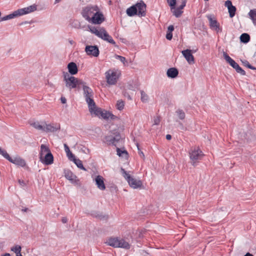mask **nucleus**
I'll return each mask as SVG.
<instances>
[{"mask_svg":"<svg viewBox=\"0 0 256 256\" xmlns=\"http://www.w3.org/2000/svg\"><path fill=\"white\" fill-rule=\"evenodd\" d=\"M146 6L144 2L141 0L126 10V14L130 16L138 15L140 17L146 16Z\"/></svg>","mask_w":256,"mask_h":256,"instance_id":"obj_1","label":"nucleus"},{"mask_svg":"<svg viewBox=\"0 0 256 256\" xmlns=\"http://www.w3.org/2000/svg\"><path fill=\"white\" fill-rule=\"evenodd\" d=\"M36 10V6L34 4L28 7L24 8H20L14 12L10 14L0 18V22L10 20L16 17L22 16L24 14L34 12Z\"/></svg>","mask_w":256,"mask_h":256,"instance_id":"obj_2","label":"nucleus"},{"mask_svg":"<svg viewBox=\"0 0 256 256\" xmlns=\"http://www.w3.org/2000/svg\"><path fill=\"white\" fill-rule=\"evenodd\" d=\"M88 28L92 33L94 34L98 38L107 41L114 45L116 44L115 42L112 38V36L108 34L104 28H97L95 26H88Z\"/></svg>","mask_w":256,"mask_h":256,"instance_id":"obj_3","label":"nucleus"},{"mask_svg":"<svg viewBox=\"0 0 256 256\" xmlns=\"http://www.w3.org/2000/svg\"><path fill=\"white\" fill-rule=\"evenodd\" d=\"M40 160L46 165H50L54 162V156L48 148L44 144L40 146Z\"/></svg>","mask_w":256,"mask_h":256,"instance_id":"obj_4","label":"nucleus"},{"mask_svg":"<svg viewBox=\"0 0 256 256\" xmlns=\"http://www.w3.org/2000/svg\"><path fill=\"white\" fill-rule=\"evenodd\" d=\"M120 171L122 176L127 180L130 187L134 188H142V184L141 180L132 177L123 168H121Z\"/></svg>","mask_w":256,"mask_h":256,"instance_id":"obj_5","label":"nucleus"},{"mask_svg":"<svg viewBox=\"0 0 256 256\" xmlns=\"http://www.w3.org/2000/svg\"><path fill=\"white\" fill-rule=\"evenodd\" d=\"M191 164L194 166L196 165V161L202 159L204 156L202 151L198 148H192L189 152Z\"/></svg>","mask_w":256,"mask_h":256,"instance_id":"obj_6","label":"nucleus"},{"mask_svg":"<svg viewBox=\"0 0 256 256\" xmlns=\"http://www.w3.org/2000/svg\"><path fill=\"white\" fill-rule=\"evenodd\" d=\"M81 88H82L84 91V96L86 101L88 105L91 107L92 104L94 106V100H93L94 92L90 88L86 85V83L84 82V84L82 85Z\"/></svg>","mask_w":256,"mask_h":256,"instance_id":"obj_7","label":"nucleus"},{"mask_svg":"<svg viewBox=\"0 0 256 256\" xmlns=\"http://www.w3.org/2000/svg\"><path fill=\"white\" fill-rule=\"evenodd\" d=\"M104 20V16L98 8V10L95 12L88 22L94 24H100Z\"/></svg>","mask_w":256,"mask_h":256,"instance_id":"obj_8","label":"nucleus"},{"mask_svg":"<svg viewBox=\"0 0 256 256\" xmlns=\"http://www.w3.org/2000/svg\"><path fill=\"white\" fill-rule=\"evenodd\" d=\"M84 81L82 80L78 79V78H68L65 82L66 86L70 90H72V88H78V89H80L81 88V86L84 84Z\"/></svg>","mask_w":256,"mask_h":256,"instance_id":"obj_9","label":"nucleus"},{"mask_svg":"<svg viewBox=\"0 0 256 256\" xmlns=\"http://www.w3.org/2000/svg\"><path fill=\"white\" fill-rule=\"evenodd\" d=\"M98 7L96 5H90L86 6L83 8L82 11V15L86 20L88 21L95 12L98 10Z\"/></svg>","mask_w":256,"mask_h":256,"instance_id":"obj_10","label":"nucleus"},{"mask_svg":"<svg viewBox=\"0 0 256 256\" xmlns=\"http://www.w3.org/2000/svg\"><path fill=\"white\" fill-rule=\"evenodd\" d=\"M224 56L226 60L236 70L237 72L240 74L242 76L246 75L245 71L242 70L239 65L232 60L226 52H224Z\"/></svg>","mask_w":256,"mask_h":256,"instance_id":"obj_11","label":"nucleus"},{"mask_svg":"<svg viewBox=\"0 0 256 256\" xmlns=\"http://www.w3.org/2000/svg\"><path fill=\"white\" fill-rule=\"evenodd\" d=\"M112 134L114 136H106L105 139L107 142H109L110 144L118 146V144L122 141L120 134L118 132L114 130Z\"/></svg>","mask_w":256,"mask_h":256,"instance_id":"obj_12","label":"nucleus"},{"mask_svg":"<svg viewBox=\"0 0 256 256\" xmlns=\"http://www.w3.org/2000/svg\"><path fill=\"white\" fill-rule=\"evenodd\" d=\"M4 158L10 162L18 166L24 167L26 166V162L25 160L20 156H17L12 158L10 157V155L7 153Z\"/></svg>","mask_w":256,"mask_h":256,"instance_id":"obj_13","label":"nucleus"},{"mask_svg":"<svg viewBox=\"0 0 256 256\" xmlns=\"http://www.w3.org/2000/svg\"><path fill=\"white\" fill-rule=\"evenodd\" d=\"M85 52L88 56L98 57L99 56L100 51L96 46H86Z\"/></svg>","mask_w":256,"mask_h":256,"instance_id":"obj_14","label":"nucleus"},{"mask_svg":"<svg viewBox=\"0 0 256 256\" xmlns=\"http://www.w3.org/2000/svg\"><path fill=\"white\" fill-rule=\"evenodd\" d=\"M106 82L109 84H114L117 82L118 77L116 72L110 70L106 72Z\"/></svg>","mask_w":256,"mask_h":256,"instance_id":"obj_15","label":"nucleus"},{"mask_svg":"<svg viewBox=\"0 0 256 256\" xmlns=\"http://www.w3.org/2000/svg\"><path fill=\"white\" fill-rule=\"evenodd\" d=\"M182 53L190 64H192L194 62V57L191 53V50L187 49L182 50Z\"/></svg>","mask_w":256,"mask_h":256,"instance_id":"obj_16","label":"nucleus"},{"mask_svg":"<svg viewBox=\"0 0 256 256\" xmlns=\"http://www.w3.org/2000/svg\"><path fill=\"white\" fill-rule=\"evenodd\" d=\"M224 6L228 8L230 18H233L236 14V8L232 4L230 0H226L225 2Z\"/></svg>","mask_w":256,"mask_h":256,"instance_id":"obj_17","label":"nucleus"},{"mask_svg":"<svg viewBox=\"0 0 256 256\" xmlns=\"http://www.w3.org/2000/svg\"><path fill=\"white\" fill-rule=\"evenodd\" d=\"M92 104L91 105H92ZM90 105H88L89 111L91 114L94 115L95 116H97L100 117V114H102V110L100 108H98L95 102H94V106H92L91 107L90 106Z\"/></svg>","mask_w":256,"mask_h":256,"instance_id":"obj_18","label":"nucleus"},{"mask_svg":"<svg viewBox=\"0 0 256 256\" xmlns=\"http://www.w3.org/2000/svg\"><path fill=\"white\" fill-rule=\"evenodd\" d=\"M95 182L98 188L100 190L106 189V186L104 184V179L101 176H97L95 178Z\"/></svg>","mask_w":256,"mask_h":256,"instance_id":"obj_19","label":"nucleus"},{"mask_svg":"<svg viewBox=\"0 0 256 256\" xmlns=\"http://www.w3.org/2000/svg\"><path fill=\"white\" fill-rule=\"evenodd\" d=\"M60 129V124H56V126H54L50 124H46L44 125V131L46 132H54L58 130H59Z\"/></svg>","mask_w":256,"mask_h":256,"instance_id":"obj_20","label":"nucleus"},{"mask_svg":"<svg viewBox=\"0 0 256 256\" xmlns=\"http://www.w3.org/2000/svg\"><path fill=\"white\" fill-rule=\"evenodd\" d=\"M68 68L69 73L72 75H74L78 73V69L77 66L74 62H70L68 64Z\"/></svg>","mask_w":256,"mask_h":256,"instance_id":"obj_21","label":"nucleus"},{"mask_svg":"<svg viewBox=\"0 0 256 256\" xmlns=\"http://www.w3.org/2000/svg\"><path fill=\"white\" fill-rule=\"evenodd\" d=\"M178 74V70L175 68H168L166 72L167 76L170 78H176Z\"/></svg>","mask_w":256,"mask_h":256,"instance_id":"obj_22","label":"nucleus"},{"mask_svg":"<svg viewBox=\"0 0 256 256\" xmlns=\"http://www.w3.org/2000/svg\"><path fill=\"white\" fill-rule=\"evenodd\" d=\"M206 17L209 21L210 26L211 28L214 29L216 27H217L219 24L218 23L216 20L214 18H213V16L212 15H208Z\"/></svg>","mask_w":256,"mask_h":256,"instance_id":"obj_23","label":"nucleus"},{"mask_svg":"<svg viewBox=\"0 0 256 256\" xmlns=\"http://www.w3.org/2000/svg\"><path fill=\"white\" fill-rule=\"evenodd\" d=\"M119 240L118 238H110L106 243L108 245L114 248H118L119 244Z\"/></svg>","mask_w":256,"mask_h":256,"instance_id":"obj_24","label":"nucleus"},{"mask_svg":"<svg viewBox=\"0 0 256 256\" xmlns=\"http://www.w3.org/2000/svg\"><path fill=\"white\" fill-rule=\"evenodd\" d=\"M100 116L105 120H108L109 118L114 120L116 118V116L113 115L112 113L106 110L102 112V114Z\"/></svg>","mask_w":256,"mask_h":256,"instance_id":"obj_25","label":"nucleus"},{"mask_svg":"<svg viewBox=\"0 0 256 256\" xmlns=\"http://www.w3.org/2000/svg\"><path fill=\"white\" fill-rule=\"evenodd\" d=\"M71 160L73 161L79 168L84 171L86 170V169L84 166L82 160L80 159H77L74 157V158H73Z\"/></svg>","mask_w":256,"mask_h":256,"instance_id":"obj_26","label":"nucleus"},{"mask_svg":"<svg viewBox=\"0 0 256 256\" xmlns=\"http://www.w3.org/2000/svg\"><path fill=\"white\" fill-rule=\"evenodd\" d=\"M118 248H122L125 249H129L130 248V244L125 241L124 240L120 239L119 240V244L118 246Z\"/></svg>","mask_w":256,"mask_h":256,"instance_id":"obj_27","label":"nucleus"},{"mask_svg":"<svg viewBox=\"0 0 256 256\" xmlns=\"http://www.w3.org/2000/svg\"><path fill=\"white\" fill-rule=\"evenodd\" d=\"M64 148L65 152L66 154V156L68 157V159L71 160L73 158H74L75 156L70 152L68 146L66 144H64Z\"/></svg>","mask_w":256,"mask_h":256,"instance_id":"obj_28","label":"nucleus"},{"mask_svg":"<svg viewBox=\"0 0 256 256\" xmlns=\"http://www.w3.org/2000/svg\"><path fill=\"white\" fill-rule=\"evenodd\" d=\"M240 40L244 43H248L250 40V36L246 33H244L240 36Z\"/></svg>","mask_w":256,"mask_h":256,"instance_id":"obj_29","label":"nucleus"},{"mask_svg":"<svg viewBox=\"0 0 256 256\" xmlns=\"http://www.w3.org/2000/svg\"><path fill=\"white\" fill-rule=\"evenodd\" d=\"M117 154L120 156H125L126 157L128 156V153L126 150H122L120 148L118 147L116 148Z\"/></svg>","mask_w":256,"mask_h":256,"instance_id":"obj_30","label":"nucleus"},{"mask_svg":"<svg viewBox=\"0 0 256 256\" xmlns=\"http://www.w3.org/2000/svg\"><path fill=\"white\" fill-rule=\"evenodd\" d=\"M31 126H32L34 128L38 130H41L44 131V126H42L38 122H34V123H32L31 124Z\"/></svg>","mask_w":256,"mask_h":256,"instance_id":"obj_31","label":"nucleus"},{"mask_svg":"<svg viewBox=\"0 0 256 256\" xmlns=\"http://www.w3.org/2000/svg\"><path fill=\"white\" fill-rule=\"evenodd\" d=\"M248 16L254 22L256 20V10H251L248 12Z\"/></svg>","mask_w":256,"mask_h":256,"instance_id":"obj_32","label":"nucleus"},{"mask_svg":"<svg viewBox=\"0 0 256 256\" xmlns=\"http://www.w3.org/2000/svg\"><path fill=\"white\" fill-rule=\"evenodd\" d=\"M176 112L180 119L182 120L185 118V113L182 110L178 109Z\"/></svg>","mask_w":256,"mask_h":256,"instance_id":"obj_33","label":"nucleus"},{"mask_svg":"<svg viewBox=\"0 0 256 256\" xmlns=\"http://www.w3.org/2000/svg\"><path fill=\"white\" fill-rule=\"evenodd\" d=\"M135 86L130 84L126 86V88L124 90L130 92V94H133L135 92Z\"/></svg>","mask_w":256,"mask_h":256,"instance_id":"obj_34","label":"nucleus"},{"mask_svg":"<svg viewBox=\"0 0 256 256\" xmlns=\"http://www.w3.org/2000/svg\"><path fill=\"white\" fill-rule=\"evenodd\" d=\"M124 102L122 101V100H118L117 101L116 106L117 109H118V110H122L124 108Z\"/></svg>","mask_w":256,"mask_h":256,"instance_id":"obj_35","label":"nucleus"},{"mask_svg":"<svg viewBox=\"0 0 256 256\" xmlns=\"http://www.w3.org/2000/svg\"><path fill=\"white\" fill-rule=\"evenodd\" d=\"M68 180L71 182V183L74 184L76 185H80L79 180L77 178V177L76 176H74V177L70 178Z\"/></svg>","mask_w":256,"mask_h":256,"instance_id":"obj_36","label":"nucleus"},{"mask_svg":"<svg viewBox=\"0 0 256 256\" xmlns=\"http://www.w3.org/2000/svg\"><path fill=\"white\" fill-rule=\"evenodd\" d=\"M75 175H74L72 172L70 170H64V176L68 180H70V178L74 177Z\"/></svg>","mask_w":256,"mask_h":256,"instance_id":"obj_37","label":"nucleus"},{"mask_svg":"<svg viewBox=\"0 0 256 256\" xmlns=\"http://www.w3.org/2000/svg\"><path fill=\"white\" fill-rule=\"evenodd\" d=\"M173 14L176 16V18H179L182 14V11L180 10V8H176L175 9L173 12Z\"/></svg>","mask_w":256,"mask_h":256,"instance_id":"obj_38","label":"nucleus"},{"mask_svg":"<svg viewBox=\"0 0 256 256\" xmlns=\"http://www.w3.org/2000/svg\"><path fill=\"white\" fill-rule=\"evenodd\" d=\"M166 1L171 9L175 8L176 0H166Z\"/></svg>","mask_w":256,"mask_h":256,"instance_id":"obj_39","label":"nucleus"},{"mask_svg":"<svg viewBox=\"0 0 256 256\" xmlns=\"http://www.w3.org/2000/svg\"><path fill=\"white\" fill-rule=\"evenodd\" d=\"M22 248L20 246L16 245L11 248V250L14 252L16 254L19 253L21 251Z\"/></svg>","mask_w":256,"mask_h":256,"instance_id":"obj_40","label":"nucleus"},{"mask_svg":"<svg viewBox=\"0 0 256 256\" xmlns=\"http://www.w3.org/2000/svg\"><path fill=\"white\" fill-rule=\"evenodd\" d=\"M141 100L143 102H146L148 100V96L144 92L141 91Z\"/></svg>","mask_w":256,"mask_h":256,"instance_id":"obj_41","label":"nucleus"},{"mask_svg":"<svg viewBox=\"0 0 256 256\" xmlns=\"http://www.w3.org/2000/svg\"><path fill=\"white\" fill-rule=\"evenodd\" d=\"M115 58L116 59H118L120 60L124 64V66L126 65L125 63L126 62V58L122 56H118V55L116 54L115 55Z\"/></svg>","mask_w":256,"mask_h":256,"instance_id":"obj_42","label":"nucleus"},{"mask_svg":"<svg viewBox=\"0 0 256 256\" xmlns=\"http://www.w3.org/2000/svg\"><path fill=\"white\" fill-rule=\"evenodd\" d=\"M74 76H70L68 72H64V81L65 82L67 80L71 78H74Z\"/></svg>","mask_w":256,"mask_h":256,"instance_id":"obj_43","label":"nucleus"},{"mask_svg":"<svg viewBox=\"0 0 256 256\" xmlns=\"http://www.w3.org/2000/svg\"><path fill=\"white\" fill-rule=\"evenodd\" d=\"M244 64L251 70H256V68L250 64L249 62L247 60L242 62Z\"/></svg>","mask_w":256,"mask_h":256,"instance_id":"obj_44","label":"nucleus"},{"mask_svg":"<svg viewBox=\"0 0 256 256\" xmlns=\"http://www.w3.org/2000/svg\"><path fill=\"white\" fill-rule=\"evenodd\" d=\"M123 94L125 97H126L128 100H131L132 98L130 95V92L124 90L123 92Z\"/></svg>","mask_w":256,"mask_h":256,"instance_id":"obj_45","label":"nucleus"},{"mask_svg":"<svg viewBox=\"0 0 256 256\" xmlns=\"http://www.w3.org/2000/svg\"><path fill=\"white\" fill-rule=\"evenodd\" d=\"M136 146H137L138 150V154H139L140 156L142 157V158H144V154L143 153V152L142 151L140 150L138 144H136Z\"/></svg>","mask_w":256,"mask_h":256,"instance_id":"obj_46","label":"nucleus"},{"mask_svg":"<svg viewBox=\"0 0 256 256\" xmlns=\"http://www.w3.org/2000/svg\"><path fill=\"white\" fill-rule=\"evenodd\" d=\"M160 122V117L158 116H157L154 118V124L158 125L159 124Z\"/></svg>","mask_w":256,"mask_h":256,"instance_id":"obj_47","label":"nucleus"},{"mask_svg":"<svg viewBox=\"0 0 256 256\" xmlns=\"http://www.w3.org/2000/svg\"><path fill=\"white\" fill-rule=\"evenodd\" d=\"M172 38V32H167L166 34V38L168 40H171Z\"/></svg>","mask_w":256,"mask_h":256,"instance_id":"obj_48","label":"nucleus"},{"mask_svg":"<svg viewBox=\"0 0 256 256\" xmlns=\"http://www.w3.org/2000/svg\"><path fill=\"white\" fill-rule=\"evenodd\" d=\"M7 153L8 152H6V150H2L0 148V154L2 155L4 158H5L6 155Z\"/></svg>","mask_w":256,"mask_h":256,"instance_id":"obj_49","label":"nucleus"},{"mask_svg":"<svg viewBox=\"0 0 256 256\" xmlns=\"http://www.w3.org/2000/svg\"><path fill=\"white\" fill-rule=\"evenodd\" d=\"M186 1L184 0L182 2V4L178 8H180V10H182L184 8V7L186 6Z\"/></svg>","mask_w":256,"mask_h":256,"instance_id":"obj_50","label":"nucleus"},{"mask_svg":"<svg viewBox=\"0 0 256 256\" xmlns=\"http://www.w3.org/2000/svg\"><path fill=\"white\" fill-rule=\"evenodd\" d=\"M174 30V26L172 25H170L168 28V32H172Z\"/></svg>","mask_w":256,"mask_h":256,"instance_id":"obj_51","label":"nucleus"},{"mask_svg":"<svg viewBox=\"0 0 256 256\" xmlns=\"http://www.w3.org/2000/svg\"><path fill=\"white\" fill-rule=\"evenodd\" d=\"M214 30L216 31L217 32H222V28H220V24L217 26V27H216Z\"/></svg>","mask_w":256,"mask_h":256,"instance_id":"obj_52","label":"nucleus"},{"mask_svg":"<svg viewBox=\"0 0 256 256\" xmlns=\"http://www.w3.org/2000/svg\"><path fill=\"white\" fill-rule=\"evenodd\" d=\"M60 100L62 104H66V99L64 97H61Z\"/></svg>","mask_w":256,"mask_h":256,"instance_id":"obj_53","label":"nucleus"},{"mask_svg":"<svg viewBox=\"0 0 256 256\" xmlns=\"http://www.w3.org/2000/svg\"><path fill=\"white\" fill-rule=\"evenodd\" d=\"M18 183L22 186H24L26 185L25 182L24 180H18Z\"/></svg>","mask_w":256,"mask_h":256,"instance_id":"obj_54","label":"nucleus"},{"mask_svg":"<svg viewBox=\"0 0 256 256\" xmlns=\"http://www.w3.org/2000/svg\"><path fill=\"white\" fill-rule=\"evenodd\" d=\"M62 223L65 224L68 222V219L66 217H63L62 219Z\"/></svg>","mask_w":256,"mask_h":256,"instance_id":"obj_55","label":"nucleus"},{"mask_svg":"<svg viewBox=\"0 0 256 256\" xmlns=\"http://www.w3.org/2000/svg\"><path fill=\"white\" fill-rule=\"evenodd\" d=\"M166 140H171V138H172V136H171V135L168 134H166Z\"/></svg>","mask_w":256,"mask_h":256,"instance_id":"obj_56","label":"nucleus"},{"mask_svg":"<svg viewBox=\"0 0 256 256\" xmlns=\"http://www.w3.org/2000/svg\"><path fill=\"white\" fill-rule=\"evenodd\" d=\"M244 256H254L249 252H247Z\"/></svg>","mask_w":256,"mask_h":256,"instance_id":"obj_57","label":"nucleus"},{"mask_svg":"<svg viewBox=\"0 0 256 256\" xmlns=\"http://www.w3.org/2000/svg\"><path fill=\"white\" fill-rule=\"evenodd\" d=\"M179 125L180 126L181 128L184 130V126L182 124V122H179Z\"/></svg>","mask_w":256,"mask_h":256,"instance_id":"obj_58","label":"nucleus"},{"mask_svg":"<svg viewBox=\"0 0 256 256\" xmlns=\"http://www.w3.org/2000/svg\"><path fill=\"white\" fill-rule=\"evenodd\" d=\"M22 210L24 212H26L28 210V208H24Z\"/></svg>","mask_w":256,"mask_h":256,"instance_id":"obj_59","label":"nucleus"},{"mask_svg":"<svg viewBox=\"0 0 256 256\" xmlns=\"http://www.w3.org/2000/svg\"><path fill=\"white\" fill-rule=\"evenodd\" d=\"M69 42L70 43V44H74V41H73L72 40H69Z\"/></svg>","mask_w":256,"mask_h":256,"instance_id":"obj_60","label":"nucleus"},{"mask_svg":"<svg viewBox=\"0 0 256 256\" xmlns=\"http://www.w3.org/2000/svg\"><path fill=\"white\" fill-rule=\"evenodd\" d=\"M1 256H10V254L8 253H6L3 255H2Z\"/></svg>","mask_w":256,"mask_h":256,"instance_id":"obj_61","label":"nucleus"},{"mask_svg":"<svg viewBox=\"0 0 256 256\" xmlns=\"http://www.w3.org/2000/svg\"><path fill=\"white\" fill-rule=\"evenodd\" d=\"M62 0H55L54 4H56L60 2Z\"/></svg>","mask_w":256,"mask_h":256,"instance_id":"obj_62","label":"nucleus"},{"mask_svg":"<svg viewBox=\"0 0 256 256\" xmlns=\"http://www.w3.org/2000/svg\"><path fill=\"white\" fill-rule=\"evenodd\" d=\"M16 256H22L20 254V252L19 253H16Z\"/></svg>","mask_w":256,"mask_h":256,"instance_id":"obj_63","label":"nucleus"}]
</instances>
